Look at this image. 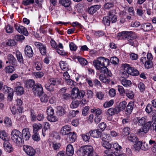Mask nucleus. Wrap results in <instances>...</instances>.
I'll list each match as a JSON object with an SVG mask.
<instances>
[{
    "label": "nucleus",
    "mask_w": 156,
    "mask_h": 156,
    "mask_svg": "<svg viewBox=\"0 0 156 156\" xmlns=\"http://www.w3.org/2000/svg\"><path fill=\"white\" fill-rule=\"evenodd\" d=\"M42 125L40 123H34L33 125V132L34 134L37 133L38 131L41 129Z\"/></svg>",
    "instance_id": "c85d7f7f"
},
{
    "label": "nucleus",
    "mask_w": 156,
    "mask_h": 156,
    "mask_svg": "<svg viewBox=\"0 0 156 156\" xmlns=\"http://www.w3.org/2000/svg\"><path fill=\"white\" fill-rule=\"evenodd\" d=\"M115 12L114 10H110L108 12V16L103 17L102 22L105 25L109 26L111 22L113 23L116 21L117 18Z\"/></svg>",
    "instance_id": "7ed1b4c3"
},
{
    "label": "nucleus",
    "mask_w": 156,
    "mask_h": 156,
    "mask_svg": "<svg viewBox=\"0 0 156 156\" xmlns=\"http://www.w3.org/2000/svg\"><path fill=\"white\" fill-rule=\"evenodd\" d=\"M81 151L83 155H88L93 151V148L90 145L83 146L81 147Z\"/></svg>",
    "instance_id": "ddd939ff"
},
{
    "label": "nucleus",
    "mask_w": 156,
    "mask_h": 156,
    "mask_svg": "<svg viewBox=\"0 0 156 156\" xmlns=\"http://www.w3.org/2000/svg\"><path fill=\"white\" fill-rule=\"evenodd\" d=\"M117 37L120 39L126 40L127 43L132 46H135L137 36L132 31H124L117 34Z\"/></svg>",
    "instance_id": "f03ea898"
},
{
    "label": "nucleus",
    "mask_w": 156,
    "mask_h": 156,
    "mask_svg": "<svg viewBox=\"0 0 156 156\" xmlns=\"http://www.w3.org/2000/svg\"><path fill=\"white\" fill-rule=\"evenodd\" d=\"M80 104V101H72L70 105V107L72 108H77Z\"/></svg>",
    "instance_id": "603ef678"
},
{
    "label": "nucleus",
    "mask_w": 156,
    "mask_h": 156,
    "mask_svg": "<svg viewBox=\"0 0 156 156\" xmlns=\"http://www.w3.org/2000/svg\"><path fill=\"white\" fill-rule=\"evenodd\" d=\"M35 84V82L33 80H29L25 82V86L27 88L33 87Z\"/></svg>",
    "instance_id": "cd10ccee"
},
{
    "label": "nucleus",
    "mask_w": 156,
    "mask_h": 156,
    "mask_svg": "<svg viewBox=\"0 0 156 156\" xmlns=\"http://www.w3.org/2000/svg\"><path fill=\"white\" fill-rule=\"evenodd\" d=\"M101 145L107 149L111 148L112 147V144L107 141L102 142Z\"/></svg>",
    "instance_id": "49530a36"
},
{
    "label": "nucleus",
    "mask_w": 156,
    "mask_h": 156,
    "mask_svg": "<svg viewBox=\"0 0 156 156\" xmlns=\"http://www.w3.org/2000/svg\"><path fill=\"white\" fill-rule=\"evenodd\" d=\"M113 148L116 150V151L115 152L119 151L120 152V150L122 149L121 147L117 143H115L113 145Z\"/></svg>",
    "instance_id": "0e129e2a"
},
{
    "label": "nucleus",
    "mask_w": 156,
    "mask_h": 156,
    "mask_svg": "<svg viewBox=\"0 0 156 156\" xmlns=\"http://www.w3.org/2000/svg\"><path fill=\"white\" fill-rule=\"evenodd\" d=\"M11 139L12 141L17 145L22 144L23 141L21 133L18 130L14 129L11 133Z\"/></svg>",
    "instance_id": "39448f33"
},
{
    "label": "nucleus",
    "mask_w": 156,
    "mask_h": 156,
    "mask_svg": "<svg viewBox=\"0 0 156 156\" xmlns=\"http://www.w3.org/2000/svg\"><path fill=\"white\" fill-rule=\"evenodd\" d=\"M59 2L65 7H69L71 3L70 0H59Z\"/></svg>",
    "instance_id": "473e14b6"
},
{
    "label": "nucleus",
    "mask_w": 156,
    "mask_h": 156,
    "mask_svg": "<svg viewBox=\"0 0 156 156\" xmlns=\"http://www.w3.org/2000/svg\"><path fill=\"white\" fill-rule=\"evenodd\" d=\"M52 147L55 150H58L61 146V144L59 143L53 142L52 144Z\"/></svg>",
    "instance_id": "864d4df0"
},
{
    "label": "nucleus",
    "mask_w": 156,
    "mask_h": 156,
    "mask_svg": "<svg viewBox=\"0 0 156 156\" xmlns=\"http://www.w3.org/2000/svg\"><path fill=\"white\" fill-rule=\"evenodd\" d=\"M134 123L137 124L139 126H143L147 122V120L145 117H143L141 118L137 117L133 119Z\"/></svg>",
    "instance_id": "6ab92c4d"
},
{
    "label": "nucleus",
    "mask_w": 156,
    "mask_h": 156,
    "mask_svg": "<svg viewBox=\"0 0 156 156\" xmlns=\"http://www.w3.org/2000/svg\"><path fill=\"white\" fill-rule=\"evenodd\" d=\"M138 87L141 92H143L145 90L144 84L142 82L140 83L138 85Z\"/></svg>",
    "instance_id": "774afa93"
},
{
    "label": "nucleus",
    "mask_w": 156,
    "mask_h": 156,
    "mask_svg": "<svg viewBox=\"0 0 156 156\" xmlns=\"http://www.w3.org/2000/svg\"><path fill=\"white\" fill-rule=\"evenodd\" d=\"M151 147V146L148 144L144 142L143 143L142 146H141V149L146 151L148 150Z\"/></svg>",
    "instance_id": "a18cd8bd"
},
{
    "label": "nucleus",
    "mask_w": 156,
    "mask_h": 156,
    "mask_svg": "<svg viewBox=\"0 0 156 156\" xmlns=\"http://www.w3.org/2000/svg\"><path fill=\"white\" fill-rule=\"evenodd\" d=\"M30 119L32 121H35L36 120V116L34 111L31 109L30 110Z\"/></svg>",
    "instance_id": "de8ad7c7"
},
{
    "label": "nucleus",
    "mask_w": 156,
    "mask_h": 156,
    "mask_svg": "<svg viewBox=\"0 0 156 156\" xmlns=\"http://www.w3.org/2000/svg\"><path fill=\"white\" fill-rule=\"evenodd\" d=\"M121 83L124 87H127L130 85L132 83L130 80L123 79L121 80Z\"/></svg>",
    "instance_id": "79ce46f5"
},
{
    "label": "nucleus",
    "mask_w": 156,
    "mask_h": 156,
    "mask_svg": "<svg viewBox=\"0 0 156 156\" xmlns=\"http://www.w3.org/2000/svg\"><path fill=\"white\" fill-rule=\"evenodd\" d=\"M124 71L122 72L121 74V76L122 78L124 79H126L129 76L130 73H129L127 71V69H129V65L128 64H124Z\"/></svg>",
    "instance_id": "5701e85b"
},
{
    "label": "nucleus",
    "mask_w": 156,
    "mask_h": 156,
    "mask_svg": "<svg viewBox=\"0 0 156 156\" xmlns=\"http://www.w3.org/2000/svg\"><path fill=\"white\" fill-rule=\"evenodd\" d=\"M34 44L36 48L39 49L40 53L42 55H45L46 53V48L45 45L38 42H35Z\"/></svg>",
    "instance_id": "1a4fd4ad"
},
{
    "label": "nucleus",
    "mask_w": 156,
    "mask_h": 156,
    "mask_svg": "<svg viewBox=\"0 0 156 156\" xmlns=\"http://www.w3.org/2000/svg\"><path fill=\"white\" fill-rule=\"evenodd\" d=\"M16 44L15 41L13 40H8V41L6 43V45L8 46H15Z\"/></svg>",
    "instance_id": "338daca9"
},
{
    "label": "nucleus",
    "mask_w": 156,
    "mask_h": 156,
    "mask_svg": "<svg viewBox=\"0 0 156 156\" xmlns=\"http://www.w3.org/2000/svg\"><path fill=\"white\" fill-rule=\"evenodd\" d=\"M109 60L104 57H100L97 59L94 60L93 62L94 66L97 69L99 70L100 72L111 76V73L109 72L108 69L105 65H108Z\"/></svg>",
    "instance_id": "f257e3e1"
},
{
    "label": "nucleus",
    "mask_w": 156,
    "mask_h": 156,
    "mask_svg": "<svg viewBox=\"0 0 156 156\" xmlns=\"http://www.w3.org/2000/svg\"><path fill=\"white\" fill-rule=\"evenodd\" d=\"M74 152V149L72 146L71 144L68 145L66 149L67 155L69 156H72Z\"/></svg>",
    "instance_id": "a878e982"
},
{
    "label": "nucleus",
    "mask_w": 156,
    "mask_h": 156,
    "mask_svg": "<svg viewBox=\"0 0 156 156\" xmlns=\"http://www.w3.org/2000/svg\"><path fill=\"white\" fill-rule=\"evenodd\" d=\"M16 91L17 94L19 95H21L24 92L23 87L20 86L17 87L16 88Z\"/></svg>",
    "instance_id": "ea45409f"
},
{
    "label": "nucleus",
    "mask_w": 156,
    "mask_h": 156,
    "mask_svg": "<svg viewBox=\"0 0 156 156\" xmlns=\"http://www.w3.org/2000/svg\"><path fill=\"white\" fill-rule=\"evenodd\" d=\"M85 92L84 91L82 90H79V92L77 94V98H83L85 96Z\"/></svg>",
    "instance_id": "e2e57ef3"
},
{
    "label": "nucleus",
    "mask_w": 156,
    "mask_h": 156,
    "mask_svg": "<svg viewBox=\"0 0 156 156\" xmlns=\"http://www.w3.org/2000/svg\"><path fill=\"white\" fill-rule=\"evenodd\" d=\"M110 61L114 65H116L119 63V60L117 57H113L111 58Z\"/></svg>",
    "instance_id": "6e6d98bb"
},
{
    "label": "nucleus",
    "mask_w": 156,
    "mask_h": 156,
    "mask_svg": "<svg viewBox=\"0 0 156 156\" xmlns=\"http://www.w3.org/2000/svg\"><path fill=\"white\" fill-rule=\"evenodd\" d=\"M32 91L35 95L39 96L42 94L44 92L43 87L41 84L39 83H36L33 87Z\"/></svg>",
    "instance_id": "0eeeda50"
},
{
    "label": "nucleus",
    "mask_w": 156,
    "mask_h": 156,
    "mask_svg": "<svg viewBox=\"0 0 156 156\" xmlns=\"http://www.w3.org/2000/svg\"><path fill=\"white\" fill-rule=\"evenodd\" d=\"M23 150L28 155L31 156L34 155L36 152L32 147L28 145L23 146Z\"/></svg>",
    "instance_id": "2eb2a0df"
},
{
    "label": "nucleus",
    "mask_w": 156,
    "mask_h": 156,
    "mask_svg": "<svg viewBox=\"0 0 156 156\" xmlns=\"http://www.w3.org/2000/svg\"><path fill=\"white\" fill-rule=\"evenodd\" d=\"M48 120L51 122H55L58 120V118L55 115L48 116H47Z\"/></svg>",
    "instance_id": "c03bdc74"
},
{
    "label": "nucleus",
    "mask_w": 156,
    "mask_h": 156,
    "mask_svg": "<svg viewBox=\"0 0 156 156\" xmlns=\"http://www.w3.org/2000/svg\"><path fill=\"white\" fill-rule=\"evenodd\" d=\"M134 105V103L132 101L129 102L128 105H127L125 112L126 114L127 115L130 114L133 109Z\"/></svg>",
    "instance_id": "412c9836"
},
{
    "label": "nucleus",
    "mask_w": 156,
    "mask_h": 156,
    "mask_svg": "<svg viewBox=\"0 0 156 156\" xmlns=\"http://www.w3.org/2000/svg\"><path fill=\"white\" fill-rule=\"evenodd\" d=\"M126 96L129 99H132L134 96V94L133 91H128L125 93Z\"/></svg>",
    "instance_id": "bf43d9fd"
},
{
    "label": "nucleus",
    "mask_w": 156,
    "mask_h": 156,
    "mask_svg": "<svg viewBox=\"0 0 156 156\" xmlns=\"http://www.w3.org/2000/svg\"><path fill=\"white\" fill-rule=\"evenodd\" d=\"M71 126L68 125H66L62 126L60 131V134L63 135H67L71 132Z\"/></svg>",
    "instance_id": "9b49d317"
},
{
    "label": "nucleus",
    "mask_w": 156,
    "mask_h": 156,
    "mask_svg": "<svg viewBox=\"0 0 156 156\" xmlns=\"http://www.w3.org/2000/svg\"><path fill=\"white\" fill-rule=\"evenodd\" d=\"M100 80L103 83L106 84L110 82V80L109 79L107 78L105 75L102 74L100 75L99 76Z\"/></svg>",
    "instance_id": "4c0bfd02"
},
{
    "label": "nucleus",
    "mask_w": 156,
    "mask_h": 156,
    "mask_svg": "<svg viewBox=\"0 0 156 156\" xmlns=\"http://www.w3.org/2000/svg\"><path fill=\"white\" fill-rule=\"evenodd\" d=\"M105 153L108 156H119L122 154L121 152L114 151L111 148L107 149L104 151Z\"/></svg>",
    "instance_id": "dca6fc26"
},
{
    "label": "nucleus",
    "mask_w": 156,
    "mask_h": 156,
    "mask_svg": "<svg viewBox=\"0 0 156 156\" xmlns=\"http://www.w3.org/2000/svg\"><path fill=\"white\" fill-rule=\"evenodd\" d=\"M119 110L118 108H111L108 109L107 111V115L109 116L114 115L115 114H117L119 113Z\"/></svg>",
    "instance_id": "393cba45"
},
{
    "label": "nucleus",
    "mask_w": 156,
    "mask_h": 156,
    "mask_svg": "<svg viewBox=\"0 0 156 156\" xmlns=\"http://www.w3.org/2000/svg\"><path fill=\"white\" fill-rule=\"evenodd\" d=\"M38 96L39 97L41 101L42 102L46 103L48 101V97L44 92L42 94L39 95Z\"/></svg>",
    "instance_id": "f704fd0d"
},
{
    "label": "nucleus",
    "mask_w": 156,
    "mask_h": 156,
    "mask_svg": "<svg viewBox=\"0 0 156 156\" xmlns=\"http://www.w3.org/2000/svg\"><path fill=\"white\" fill-rule=\"evenodd\" d=\"M14 27L19 33L23 34L25 36H28V33L26 28L22 26H20L17 24H15Z\"/></svg>",
    "instance_id": "9d476101"
},
{
    "label": "nucleus",
    "mask_w": 156,
    "mask_h": 156,
    "mask_svg": "<svg viewBox=\"0 0 156 156\" xmlns=\"http://www.w3.org/2000/svg\"><path fill=\"white\" fill-rule=\"evenodd\" d=\"M34 2V0H23L22 3L24 5L27 6L33 4Z\"/></svg>",
    "instance_id": "680f3d73"
},
{
    "label": "nucleus",
    "mask_w": 156,
    "mask_h": 156,
    "mask_svg": "<svg viewBox=\"0 0 156 156\" xmlns=\"http://www.w3.org/2000/svg\"><path fill=\"white\" fill-rule=\"evenodd\" d=\"M79 89L77 87H75L72 89L71 94L75 98H76L77 94H78L79 92Z\"/></svg>",
    "instance_id": "8fccbe9b"
},
{
    "label": "nucleus",
    "mask_w": 156,
    "mask_h": 156,
    "mask_svg": "<svg viewBox=\"0 0 156 156\" xmlns=\"http://www.w3.org/2000/svg\"><path fill=\"white\" fill-rule=\"evenodd\" d=\"M127 103L125 101H123L120 102L118 106V109L119 112L121 111L124 110L126 106Z\"/></svg>",
    "instance_id": "72a5a7b5"
},
{
    "label": "nucleus",
    "mask_w": 156,
    "mask_h": 156,
    "mask_svg": "<svg viewBox=\"0 0 156 156\" xmlns=\"http://www.w3.org/2000/svg\"><path fill=\"white\" fill-rule=\"evenodd\" d=\"M129 56L130 59L132 60H136L138 58V55L134 53H130Z\"/></svg>",
    "instance_id": "4d7b16f0"
},
{
    "label": "nucleus",
    "mask_w": 156,
    "mask_h": 156,
    "mask_svg": "<svg viewBox=\"0 0 156 156\" xmlns=\"http://www.w3.org/2000/svg\"><path fill=\"white\" fill-rule=\"evenodd\" d=\"M91 136L94 138L100 137L101 136V132L98 129L90 131Z\"/></svg>",
    "instance_id": "4be33fe9"
},
{
    "label": "nucleus",
    "mask_w": 156,
    "mask_h": 156,
    "mask_svg": "<svg viewBox=\"0 0 156 156\" xmlns=\"http://www.w3.org/2000/svg\"><path fill=\"white\" fill-rule=\"evenodd\" d=\"M57 113L58 115L62 116L66 114V112L65 111L64 108L58 106L57 108Z\"/></svg>",
    "instance_id": "c9c22d12"
},
{
    "label": "nucleus",
    "mask_w": 156,
    "mask_h": 156,
    "mask_svg": "<svg viewBox=\"0 0 156 156\" xmlns=\"http://www.w3.org/2000/svg\"><path fill=\"white\" fill-rule=\"evenodd\" d=\"M67 135L66 140L69 143L71 144L74 142L76 139V134L74 132H71Z\"/></svg>",
    "instance_id": "f8f14e48"
},
{
    "label": "nucleus",
    "mask_w": 156,
    "mask_h": 156,
    "mask_svg": "<svg viewBox=\"0 0 156 156\" xmlns=\"http://www.w3.org/2000/svg\"><path fill=\"white\" fill-rule=\"evenodd\" d=\"M141 28L144 32H148L153 29L152 25L149 23H143Z\"/></svg>",
    "instance_id": "f3484780"
},
{
    "label": "nucleus",
    "mask_w": 156,
    "mask_h": 156,
    "mask_svg": "<svg viewBox=\"0 0 156 156\" xmlns=\"http://www.w3.org/2000/svg\"><path fill=\"white\" fill-rule=\"evenodd\" d=\"M3 147L5 150L9 153L12 152L14 150L12 145L7 140L5 141L4 142Z\"/></svg>",
    "instance_id": "4468645a"
},
{
    "label": "nucleus",
    "mask_w": 156,
    "mask_h": 156,
    "mask_svg": "<svg viewBox=\"0 0 156 156\" xmlns=\"http://www.w3.org/2000/svg\"><path fill=\"white\" fill-rule=\"evenodd\" d=\"M127 71L130 75L133 76H137L139 74V71L136 69H133L132 68L129 66V69H127Z\"/></svg>",
    "instance_id": "bb28decb"
},
{
    "label": "nucleus",
    "mask_w": 156,
    "mask_h": 156,
    "mask_svg": "<svg viewBox=\"0 0 156 156\" xmlns=\"http://www.w3.org/2000/svg\"><path fill=\"white\" fill-rule=\"evenodd\" d=\"M24 52L25 55L29 58L33 56L34 52L31 47L28 45L26 46L25 48Z\"/></svg>",
    "instance_id": "a211bd4d"
},
{
    "label": "nucleus",
    "mask_w": 156,
    "mask_h": 156,
    "mask_svg": "<svg viewBox=\"0 0 156 156\" xmlns=\"http://www.w3.org/2000/svg\"><path fill=\"white\" fill-rule=\"evenodd\" d=\"M152 122L150 121L146 122L144 125L142 127L137 130V133L139 135H141L144 133L145 134L149 131Z\"/></svg>",
    "instance_id": "423d86ee"
},
{
    "label": "nucleus",
    "mask_w": 156,
    "mask_h": 156,
    "mask_svg": "<svg viewBox=\"0 0 156 156\" xmlns=\"http://www.w3.org/2000/svg\"><path fill=\"white\" fill-rule=\"evenodd\" d=\"M13 28L9 25H8L5 27L6 31L8 33H12L13 32Z\"/></svg>",
    "instance_id": "13d9d810"
},
{
    "label": "nucleus",
    "mask_w": 156,
    "mask_h": 156,
    "mask_svg": "<svg viewBox=\"0 0 156 156\" xmlns=\"http://www.w3.org/2000/svg\"><path fill=\"white\" fill-rule=\"evenodd\" d=\"M4 89L5 90V93L8 94L7 101L9 102L12 101L14 93L13 89L7 86H5Z\"/></svg>",
    "instance_id": "6e6552de"
},
{
    "label": "nucleus",
    "mask_w": 156,
    "mask_h": 156,
    "mask_svg": "<svg viewBox=\"0 0 156 156\" xmlns=\"http://www.w3.org/2000/svg\"><path fill=\"white\" fill-rule=\"evenodd\" d=\"M47 112L48 116L53 115L54 113V110L51 107H49L47 109Z\"/></svg>",
    "instance_id": "5fc2aeb1"
},
{
    "label": "nucleus",
    "mask_w": 156,
    "mask_h": 156,
    "mask_svg": "<svg viewBox=\"0 0 156 156\" xmlns=\"http://www.w3.org/2000/svg\"><path fill=\"white\" fill-rule=\"evenodd\" d=\"M128 139L129 141L135 143H136L138 140L136 135L132 133H129L128 136Z\"/></svg>",
    "instance_id": "c756f323"
},
{
    "label": "nucleus",
    "mask_w": 156,
    "mask_h": 156,
    "mask_svg": "<svg viewBox=\"0 0 156 156\" xmlns=\"http://www.w3.org/2000/svg\"><path fill=\"white\" fill-rule=\"evenodd\" d=\"M7 134L4 131H0V138L2 140H7Z\"/></svg>",
    "instance_id": "09e8293b"
},
{
    "label": "nucleus",
    "mask_w": 156,
    "mask_h": 156,
    "mask_svg": "<svg viewBox=\"0 0 156 156\" xmlns=\"http://www.w3.org/2000/svg\"><path fill=\"white\" fill-rule=\"evenodd\" d=\"M5 71L6 73H12L15 70L14 66H8L6 67L5 69Z\"/></svg>",
    "instance_id": "58836bf2"
},
{
    "label": "nucleus",
    "mask_w": 156,
    "mask_h": 156,
    "mask_svg": "<svg viewBox=\"0 0 156 156\" xmlns=\"http://www.w3.org/2000/svg\"><path fill=\"white\" fill-rule=\"evenodd\" d=\"M77 59L80 64L82 66H85L87 65V62L85 58L81 57L78 56Z\"/></svg>",
    "instance_id": "37998d69"
},
{
    "label": "nucleus",
    "mask_w": 156,
    "mask_h": 156,
    "mask_svg": "<svg viewBox=\"0 0 156 156\" xmlns=\"http://www.w3.org/2000/svg\"><path fill=\"white\" fill-rule=\"evenodd\" d=\"M99 8V6L98 5L91 6L88 9V12L90 14H93L96 12Z\"/></svg>",
    "instance_id": "7c9ffc66"
},
{
    "label": "nucleus",
    "mask_w": 156,
    "mask_h": 156,
    "mask_svg": "<svg viewBox=\"0 0 156 156\" xmlns=\"http://www.w3.org/2000/svg\"><path fill=\"white\" fill-rule=\"evenodd\" d=\"M90 111L91 112L94 113L96 116H99L103 112L102 110L99 108H94L91 109Z\"/></svg>",
    "instance_id": "e433bc0d"
},
{
    "label": "nucleus",
    "mask_w": 156,
    "mask_h": 156,
    "mask_svg": "<svg viewBox=\"0 0 156 156\" xmlns=\"http://www.w3.org/2000/svg\"><path fill=\"white\" fill-rule=\"evenodd\" d=\"M60 83V81L58 79L51 78L45 84L44 86L47 90L53 92L55 90V87Z\"/></svg>",
    "instance_id": "20e7f679"
},
{
    "label": "nucleus",
    "mask_w": 156,
    "mask_h": 156,
    "mask_svg": "<svg viewBox=\"0 0 156 156\" xmlns=\"http://www.w3.org/2000/svg\"><path fill=\"white\" fill-rule=\"evenodd\" d=\"M114 103V101L111 100L108 102H105L103 105L104 108H107L112 106Z\"/></svg>",
    "instance_id": "052dcab7"
},
{
    "label": "nucleus",
    "mask_w": 156,
    "mask_h": 156,
    "mask_svg": "<svg viewBox=\"0 0 156 156\" xmlns=\"http://www.w3.org/2000/svg\"><path fill=\"white\" fill-rule=\"evenodd\" d=\"M152 61H147L145 62L144 66L146 68L149 69L152 67Z\"/></svg>",
    "instance_id": "69168bd1"
},
{
    "label": "nucleus",
    "mask_w": 156,
    "mask_h": 156,
    "mask_svg": "<svg viewBox=\"0 0 156 156\" xmlns=\"http://www.w3.org/2000/svg\"><path fill=\"white\" fill-rule=\"evenodd\" d=\"M90 131L85 134H82L81 136L82 138L84 141H87L90 139V137L91 136Z\"/></svg>",
    "instance_id": "a19ab883"
},
{
    "label": "nucleus",
    "mask_w": 156,
    "mask_h": 156,
    "mask_svg": "<svg viewBox=\"0 0 156 156\" xmlns=\"http://www.w3.org/2000/svg\"><path fill=\"white\" fill-rule=\"evenodd\" d=\"M106 124L104 122L100 123L98 126V129L101 131H103L106 128Z\"/></svg>",
    "instance_id": "3c124183"
},
{
    "label": "nucleus",
    "mask_w": 156,
    "mask_h": 156,
    "mask_svg": "<svg viewBox=\"0 0 156 156\" xmlns=\"http://www.w3.org/2000/svg\"><path fill=\"white\" fill-rule=\"evenodd\" d=\"M16 55L18 62L21 64L23 63V59L21 53L18 50L16 51Z\"/></svg>",
    "instance_id": "2f4dec72"
},
{
    "label": "nucleus",
    "mask_w": 156,
    "mask_h": 156,
    "mask_svg": "<svg viewBox=\"0 0 156 156\" xmlns=\"http://www.w3.org/2000/svg\"><path fill=\"white\" fill-rule=\"evenodd\" d=\"M21 134L22 135V138L26 140H28L31 136L29 129L28 128L23 129L22 130Z\"/></svg>",
    "instance_id": "aec40b11"
},
{
    "label": "nucleus",
    "mask_w": 156,
    "mask_h": 156,
    "mask_svg": "<svg viewBox=\"0 0 156 156\" xmlns=\"http://www.w3.org/2000/svg\"><path fill=\"white\" fill-rule=\"evenodd\" d=\"M7 59L9 61V63L12 65H14L17 62L16 58L12 54H10L8 55Z\"/></svg>",
    "instance_id": "b1692460"
}]
</instances>
